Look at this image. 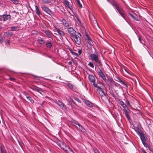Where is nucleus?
Returning <instances> with one entry per match:
<instances>
[{"label":"nucleus","mask_w":153,"mask_h":153,"mask_svg":"<svg viewBox=\"0 0 153 153\" xmlns=\"http://www.w3.org/2000/svg\"><path fill=\"white\" fill-rule=\"evenodd\" d=\"M105 83L109 88L116 87L120 88L121 87V85L115 82L112 78H108Z\"/></svg>","instance_id":"nucleus-1"},{"label":"nucleus","mask_w":153,"mask_h":153,"mask_svg":"<svg viewBox=\"0 0 153 153\" xmlns=\"http://www.w3.org/2000/svg\"><path fill=\"white\" fill-rule=\"evenodd\" d=\"M99 55L97 53L94 54L93 53L90 54V57L91 60L94 61L95 63L98 64V66L102 68V64L101 60L99 59Z\"/></svg>","instance_id":"nucleus-2"},{"label":"nucleus","mask_w":153,"mask_h":153,"mask_svg":"<svg viewBox=\"0 0 153 153\" xmlns=\"http://www.w3.org/2000/svg\"><path fill=\"white\" fill-rule=\"evenodd\" d=\"M59 146L63 149L65 153H75L64 142H61L58 144Z\"/></svg>","instance_id":"nucleus-3"},{"label":"nucleus","mask_w":153,"mask_h":153,"mask_svg":"<svg viewBox=\"0 0 153 153\" xmlns=\"http://www.w3.org/2000/svg\"><path fill=\"white\" fill-rule=\"evenodd\" d=\"M81 35L80 33H77V34L73 37L75 42L78 45H80L81 43Z\"/></svg>","instance_id":"nucleus-4"},{"label":"nucleus","mask_w":153,"mask_h":153,"mask_svg":"<svg viewBox=\"0 0 153 153\" xmlns=\"http://www.w3.org/2000/svg\"><path fill=\"white\" fill-rule=\"evenodd\" d=\"M140 137L144 146L146 148L149 147L148 143H145V142L147 140V138L146 135L143 134L142 136H140Z\"/></svg>","instance_id":"nucleus-5"},{"label":"nucleus","mask_w":153,"mask_h":153,"mask_svg":"<svg viewBox=\"0 0 153 153\" xmlns=\"http://www.w3.org/2000/svg\"><path fill=\"white\" fill-rule=\"evenodd\" d=\"M84 30H85V39L88 44L90 45L91 46L93 44V42H92V40L91 39L90 36L86 33L85 29H84Z\"/></svg>","instance_id":"nucleus-6"},{"label":"nucleus","mask_w":153,"mask_h":153,"mask_svg":"<svg viewBox=\"0 0 153 153\" xmlns=\"http://www.w3.org/2000/svg\"><path fill=\"white\" fill-rule=\"evenodd\" d=\"M42 10L47 13L48 14L51 16L53 15V14L52 11L49 9V8L46 6H42Z\"/></svg>","instance_id":"nucleus-7"},{"label":"nucleus","mask_w":153,"mask_h":153,"mask_svg":"<svg viewBox=\"0 0 153 153\" xmlns=\"http://www.w3.org/2000/svg\"><path fill=\"white\" fill-rule=\"evenodd\" d=\"M30 88L33 90H34L36 91H37L40 94H42L44 93V92L42 91V89L39 88L37 87V86L33 85L30 87Z\"/></svg>","instance_id":"nucleus-8"},{"label":"nucleus","mask_w":153,"mask_h":153,"mask_svg":"<svg viewBox=\"0 0 153 153\" xmlns=\"http://www.w3.org/2000/svg\"><path fill=\"white\" fill-rule=\"evenodd\" d=\"M123 111L125 112V115L128 120L130 119V118L129 114V113L130 110L127 107L125 108H124L123 109Z\"/></svg>","instance_id":"nucleus-9"},{"label":"nucleus","mask_w":153,"mask_h":153,"mask_svg":"<svg viewBox=\"0 0 153 153\" xmlns=\"http://www.w3.org/2000/svg\"><path fill=\"white\" fill-rule=\"evenodd\" d=\"M66 85L70 89L75 91H77V88L74 85L68 82L66 84Z\"/></svg>","instance_id":"nucleus-10"},{"label":"nucleus","mask_w":153,"mask_h":153,"mask_svg":"<svg viewBox=\"0 0 153 153\" xmlns=\"http://www.w3.org/2000/svg\"><path fill=\"white\" fill-rule=\"evenodd\" d=\"M55 102L61 108H62V109H66V106H65V104L62 101L59 100H56Z\"/></svg>","instance_id":"nucleus-11"},{"label":"nucleus","mask_w":153,"mask_h":153,"mask_svg":"<svg viewBox=\"0 0 153 153\" xmlns=\"http://www.w3.org/2000/svg\"><path fill=\"white\" fill-rule=\"evenodd\" d=\"M98 75L99 76L101 77L102 78V79L105 81V82H106V81H107V79L105 78V77L103 73L102 72L101 70H100L98 72Z\"/></svg>","instance_id":"nucleus-12"},{"label":"nucleus","mask_w":153,"mask_h":153,"mask_svg":"<svg viewBox=\"0 0 153 153\" xmlns=\"http://www.w3.org/2000/svg\"><path fill=\"white\" fill-rule=\"evenodd\" d=\"M68 32L71 35V36L73 37L76 34V31L74 29H68Z\"/></svg>","instance_id":"nucleus-13"},{"label":"nucleus","mask_w":153,"mask_h":153,"mask_svg":"<svg viewBox=\"0 0 153 153\" xmlns=\"http://www.w3.org/2000/svg\"><path fill=\"white\" fill-rule=\"evenodd\" d=\"M2 16L3 18V20L4 21L10 20L11 18V16L10 15H3Z\"/></svg>","instance_id":"nucleus-14"},{"label":"nucleus","mask_w":153,"mask_h":153,"mask_svg":"<svg viewBox=\"0 0 153 153\" xmlns=\"http://www.w3.org/2000/svg\"><path fill=\"white\" fill-rule=\"evenodd\" d=\"M88 79L90 82L93 83L95 82V79L94 76L92 74L89 75L88 76Z\"/></svg>","instance_id":"nucleus-15"},{"label":"nucleus","mask_w":153,"mask_h":153,"mask_svg":"<svg viewBox=\"0 0 153 153\" xmlns=\"http://www.w3.org/2000/svg\"><path fill=\"white\" fill-rule=\"evenodd\" d=\"M94 24H92L93 28H94V29H97L98 28L100 29V27L98 25V23L96 21V20H95V18L94 17Z\"/></svg>","instance_id":"nucleus-16"},{"label":"nucleus","mask_w":153,"mask_h":153,"mask_svg":"<svg viewBox=\"0 0 153 153\" xmlns=\"http://www.w3.org/2000/svg\"><path fill=\"white\" fill-rule=\"evenodd\" d=\"M101 97V98L102 100V101L103 102H105L107 100H108V98L105 95V94H104V95H102L100 96Z\"/></svg>","instance_id":"nucleus-17"},{"label":"nucleus","mask_w":153,"mask_h":153,"mask_svg":"<svg viewBox=\"0 0 153 153\" xmlns=\"http://www.w3.org/2000/svg\"><path fill=\"white\" fill-rule=\"evenodd\" d=\"M97 90L99 94L100 95V96L102 95H104V94H105L101 87H99L98 89H97Z\"/></svg>","instance_id":"nucleus-18"},{"label":"nucleus","mask_w":153,"mask_h":153,"mask_svg":"<svg viewBox=\"0 0 153 153\" xmlns=\"http://www.w3.org/2000/svg\"><path fill=\"white\" fill-rule=\"evenodd\" d=\"M84 102L87 105L90 107H92L93 106V104L87 100H85Z\"/></svg>","instance_id":"nucleus-19"},{"label":"nucleus","mask_w":153,"mask_h":153,"mask_svg":"<svg viewBox=\"0 0 153 153\" xmlns=\"http://www.w3.org/2000/svg\"><path fill=\"white\" fill-rule=\"evenodd\" d=\"M35 8L36 13L38 16H39L41 15L42 14V13L40 12L39 9V8L37 6H35Z\"/></svg>","instance_id":"nucleus-20"},{"label":"nucleus","mask_w":153,"mask_h":153,"mask_svg":"<svg viewBox=\"0 0 153 153\" xmlns=\"http://www.w3.org/2000/svg\"><path fill=\"white\" fill-rule=\"evenodd\" d=\"M56 30V32L58 33L61 36H64L65 33L64 32L60 29H55Z\"/></svg>","instance_id":"nucleus-21"},{"label":"nucleus","mask_w":153,"mask_h":153,"mask_svg":"<svg viewBox=\"0 0 153 153\" xmlns=\"http://www.w3.org/2000/svg\"><path fill=\"white\" fill-rule=\"evenodd\" d=\"M116 78L117 79H116L117 81L120 82L123 85H125L126 87H127V85L123 81L121 80L120 78L118 77H116Z\"/></svg>","instance_id":"nucleus-22"},{"label":"nucleus","mask_w":153,"mask_h":153,"mask_svg":"<svg viewBox=\"0 0 153 153\" xmlns=\"http://www.w3.org/2000/svg\"><path fill=\"white\" fill-rule=\"evenodd\" d=\"M114 6L115 7L116 9L118 11L119 13V12L121 11L122 10L120 8L119 5L117 3H114Z\"/></svg>","instance_id":"nucleus-23"},{"label":"nucleus","mask_w":153,"mask_h":153,"mask_svg":"<svg viewBox=\"0 0 153 153\" xmlns=\"http://www.w3.org/2000/svg\"><path fill=\"white\" fill-rule=\"evenodd\" d=\"M12 35V33L11 32H8L4 33V36L6 37H10Z\"/></svg>","instance_id":"nucleus-24"},{"label":"nucleus","mask_w":153,"mask_h":153,"mask_svg":"<svg viewBox=\"0 0 153 153\" xmlns=\"http://www.w3.org/2000/svg\"><path fill=\"white\" fill-rule=\"evenodd\" d=\"M62 24L65 26V27H68L69 26L68 23L67 22L66 20L64 19H62Z\"/></svg>","instance_id":"nucleus-25"},{"label":"nucleus","mask_w":153,"mask_h":153,"mask_svg":"<svg viewBox=\"0 0 153 153\" xmlns=\"http://www.w3.org/2000/svg\"><path fill=\"white\" fill-rule=\"evenodd\" d=\"M1 153H6V151L3 145H1L0 147Z\"/></svg>","instance_id":"nucleus-26"},{"label":"nucleus","mask_w":153,"mask_h":153,"mask_svg":"<svg viewBox=\"0 0 153 153\" xmlns=\"http://www.w3.org/2000/svg\"><path fill=\"white\" fill-rule=\"evenodd\" d=\"M128 14L131 16L134 20L138 21H139V19L137 17V16H134L131 13H129Z\"/></svg>","instance_id":"nucleus-27"},{"label":"nucleus","mask_w":153,"mask_h":153,"mask_svg":"<svg viewBox=\"0 0 153 153\" xmlns=\"http://www.w3.org/2000/svg\"><path fill=\"white\" fill-rule=\"evenodd\" d=\"M76 127L77 128H79L82 132H85L86 131L85 129L82 126H80V127H78L77 126H76Z\"/></svg>","instance_id":"nucleus-28"},{"label":"nucleus","mask_w":153,"mask_h":153,"mask_svg":"<svg viewBox=\"0 0 153 153\" xmlns=\"http://www.w3.org/2000/svg\"><path fill=\"white\" fill-rule=\"evenodd\" d=\"M45 33L49 38H51V35L50 33V32L49 30H45Z\"/></svg>","instance_id":"nucleus-29"},{"label":"nucleus","mask_w":153,"mask_h":153,"mask_svg":"<svg viewBox=\"0 0 153 153\" xmlns=\"http://www.w3.org/2000/svg\"><path fill=\"white\" fill-rule=\"evenodd\" d=\"M119 104L123 107V108L127 107L126 105L122 101L120 102Z\"/></svg>","instance_id":"nucleus-30"},{"label":"nucleus","mask_w":153,"mask_h":153,"mask_svg":"<svg viewBox=\"0 0 153 153\" xmlns=\"http://www.w3.org/2000/svg\"><path fill=\"white\" fill-rule=\"evenodd\" d=\"M69 51H70L71 53V54L76 56V57H78V55L76 53L73 52L71 50V48H69Z\"/></svg>","instance_id":"nucleus-31"},{"label":"nucleus","mask_w":153,"mask_h":153,"mask_svg":"<svg viewBox=\"0 0 153 153\" xmlns=\"http://www.w3.org/2000/svg\"><path fill=\"white\" fill-rule=\"evenodd\" d=\"M46 46L48 48H51L52 46V44L51 42L50 41L47 42L46 43Z\"/></svg>","instance_id":"nucleus-32"},{"label":"nucleus","mask_w":153,"mask_h":153,"mask_svg":"<svg viewBox=\"0 0 153 153\" xmlns=\"http://www.w3.org/2000/svg\"><path fill=\"white\" fill-rule=\"evenodd\" d=\"M64 1L65 4L66 5L69 9H71L72 7L69 5V2L67 1V0H65Z\"/></svg>","instance_id":"nucleus-33"},{"label":"nucleus","mask_w":153,"mask_h":153,"mask_svg":"<svg viewBox=\"0 0 153 153\" xmlns=\"http://www.w3.org/2000/svg\"><path fill=\"white\" fill-rule=\"evenodd\" d=\"M26 98L28 100L32 103L33 104L34 103V101L31 98L30 96H26Z\"/></svg>","instance_id":"nucleus-34"},{"label":"nucleus","mask_w":153,"mask_h":153,"mask_svg":"<svg viewBox=\"0 0 153 153\" xmlns=\"http://www.w3.org/2000/svg\"><path fill=\"white\" fill-rule=\"evenodd\" d=\"M69 102L72 106H74L76 105L74 102L72 100L70 99L69 100Z\"/></svg>","instance_id":"nucleus-35"},{"label":"nucleus","mask_w":153,"mask_h":153,"mask_svg":"<svg viewBox=\"0 0 153 153\" xmlns=\"http://www.w3.org/2000/svg\"><path fill=\"white\" fill-rule=\"evenodd\" d=\"M52 0H42L43 3L44 4H48L51 3Z\"/></svg>","instance_id":"nucleus-36"},{"label":"nucleus","mask_w":153,"mask_h":153,"mask_svg":"<svg viewBox=\"0 0 153 153\" xmlns=\"http://www.w3.org/2000/svg\"><path fill=\"white\" fill-rule=\"evenodd\" d=\"M136 132L137 134L139 135L140 137V136H142V135H143L144 133H143L142 132L139 131H136Z\"/></svg>","instance_id":"nucleus-37"},{"label":"nucleus","mask_w":153,"mask_h":153,"mask_svg":"<svg viewBox=\"0 0 153 153\" xmlns=\"http://www.w3.org/2000/svg\"><path fill=\"white\" fill-rule=\"evenodd\" d=\"M119 13L124 18H125V15L123 13V10H122L121 11L119 12Z\"/></svg>","instance_id":"nucleus-38"},{"label":"nucleus","mask_w":153,"mask_h":153,"mask_svg":"<svg viewBox=\"0 0 153 153\" xmlns=\"http://www.w3.org/2000/svg\"><path fill=\"white\" fill-rule=\"evenodd\" d=\"M38 41L39 42L40 44H44L43 40V39H42V38H40L38 40Z\"/></svg>","instance_id":"nucleus-39"},{"label":"nucleus","mask_w":153,"mask_h":153,"mask_svg":"<svg viewBox=\"0 0 153 153\" xmlns=\"http://www.w3.org/2000/svg\"><path fill=\"white\" fill-rule=\"evenodd\" d=\"M72 123H74V125L76 127V125H77L79 123L76 121L73 120L72 121Z\"/></svg>","instance_id":"nucleus-40"},{"label":"nucleus","mask_w":153,"mask_h":153,"mask_svg":"<svg viewBox=\"0 0 153 153\" xmlns=\"http://www.w3.org/2000/svg\"><path fill=\"white\" fill-rule=\"evenodd\" d=\"M78 4L79 5V7L80 8L82 7V5L80 3V2L79 1V0H76Z\"/></svg>","instance_id":"nucleus-41"},{"label":"nucleus","mask_w":153,"mask_h":153,"mask_svg":"<svg viewBox=\"0 0 153 153\" xmlns=\"http://www.w3.org/2000/svg\"><path fill=\"white\" fill-rule=\"evenodd\" d=\"M88 65L90 66V67L94 68V65L93 64V63L91 62H90L88 64Z\"/></svg>","instance_id":"nucleus-42"},{"label":"nucleus","mask_w":153,"mask_h":153,"mask_svg":"<svg viewBox=\"0 0 153 153\" xmlns=\"http://www.w3.org/2000/svg\"><path fill=\"white\" fill-rule=\"evenodd\" d=\"M93 85H94V86L95 87L97 88V89H98L99 87H100V86L98 85L97 84H95V82H94L93 83Z\"/></svg>","instance_id":"nucleus-43"},{"label":"nucleus","mask_w":153,"mask_h":153,"mask_svg":"<svg viewBox=\"0 0 153 153\" xmlns=\"http://www.w3.org/2000/svg\"><path fill=\"white\" fill-rule=\"evenodd\" d=\"M31 33L33 34L36 35L38 33V31L35 30H33L32 31Z\"/></svg>","instance_id":"nucleus-44"},{"label":"nucleus","mask_w":153,"mask_h":153,"mask_svg":"<svg viewBox=\"0 0 153 153\" xmlns=\"http://www.w3.org/2000/svg\"><path fill=\"white\" fill-rule=\"evenodd\" d=\"M74 99L79 103H81V101L79 99L76 97H74Z\"/></svg>","instance_id":"nucleus-45"},{"label":"nucleus","mask_w":153,"mask_h":153,"mask_svg":"<svg viewBox=\"0 0 153 153\" xmlns=\"http://www.w3.org/2000/svg\"><path fill=\"white\" fill-rule=\"evenodd\" d=\"M14 4H17L18 3V1L17 0H10Z\"/></svg>","instance_id":"nucleus-46"},{"label":"nucleus","mask_w":153,"mask_h":153,"mask_svg":"<svg viewBox=\"0 0 153 153\" xmlns=\"http://www.w3.org/2000/svg\"><path fill=\"white\" fill-rule=\"evenodd\" d=\"M0 42L2 43L3 42V38L0 35Z\"/></svg>","instance_id":"nucleus-47"},{"label":"nucleus","mask_w":153,"mask_h":153,"mask_svg":"<svg viewBox=\"0 0 153 153\" xmlns=\"http://www.w3.org/2000/svg\"><path fill=\"white\" fill-rule=\"evenodd\" d=\"M94 153H100L99 151L97 149H95L94 150Z\"/></svg>","instance_id":"nucleus-48"},{"label":"nucleus","mask_w":153,"mask_h":153,"mask_svg":"<svg viewBox=\"0 0 153 153\" xmlns=\"http://www.w3.org/2000/svg\"><path fill=\"white\" fill-rule=\"evenodd\" d=\"M20 27H18L17 26H14V27H11V29H16L18 28H19Z\"/></svg>","instance_id":"nucleus-49"},{"label":"nucleus","mask_w":153,"mask_h":153,"mask_svg":"<svg viewBox=\"0 0 153 153\" xmlns=\"http://www.w3.org/2000/svg\"><path fill=\"white\" fill-rule=\"evenodd\" d=\"M78 52L79 55H80L82 52V50H80V49L79 50H78Z\"/></svg>","instance_id":"nucleus-50"},{"label":"nucleus","mask_w":153,"mask_h":153,"mask_svg":"<svg viewBox=\"0 0 153 153\" xmlns=\"http://www.w3.org/2000/svg\"><path fill=\"white\" fill-rule=\"evenodd\" d=\"M10 79L11 81H14L15 80V79L14 78L11 77L10 78Z\"/></svg>","instance_id":"nucleus-51"},{"label":"nucleus","mask_w":153,"mask_h":153,"mask_svg":"<svg viewBox=\"0 0 153 153\" xmlns=\"http://www.w3.org/2000/svg\"><path fill=\"white\" fill-rule=\"evenodd\" d=\"M141 37L140 36H139V37H138V39H139V40L140 42H141Z\"/></svg>","instance_id":"nucleus-52"},{"label":"nucleus","mask_w":153,"mask_h":153,"mask_svg":"<svg viewBox=\"0 0 153 153\" xmlns=\"http://www.w3.org/2000/svg\"><path fill=\"white\" fill-rule=\"evenodd\" d=\"M35 78L36 79H38V80H39V79L40 77H38V76H35Z\"/></svg>","instance_id":"nucleus-53"},{"label":"nucleus","mask_w":153,"mask_h":153,"mask_svg":"<svg viewBox=\"0 0 153 153\" xmlns=\"http://www.w3.org/2000/svg\"><path fill=\"white\" fill-rule=\"evenodd\" d=\"M142 152H143V153H147L146 151H145L143 149H142Z\"/></svg>","instance_id":"nucleus-54"},{"label":"nucleus","mask_w":153,"mask_h":153,"mask_svg":"<svg viewBox=\"0 0 153 153\" xmlns=\"http://www.w3.org/2000/svg\"><path fill=\"white\" fill-rule=\"evenodd\" d=\"M68 64L69 65H71L72 64V62L71 61H70L68 62Z\"/></svg>","instance_id":"nucleus-55"},{"label":"nucleus","mask_w":153,"mask_h":153,"mask_svg":"<svg viewBox=\"0 0 153 153\" xmlns=\"http://www.w3.org/2000/svg\"><path fill=\"white\" fill-rule=\"evenodd\" d=\"M126 103L127 105H129L130 104V103H129V102L127 100V101H126Z\"/></svg>","instance_id":"nucleus-56"},{"label":"nucleus","mask_w":153,"mask_h":153,"mask_svg":"<svg viewBox=\"0 0 153 153\" xmlns=\"http://www.w3.org/2000/svg\"><path fill=\"white\" fill-rule=\"evenodd\" d=\"M77 126H78V127H80V126H82L79 123L78 124Z\"/></svg>","instance_id":"nucleus-57"},{"label":"nucleus","mask_w":153,"mask_h":153,"mask_svg":"<svg viewBox=\"0 0 153 153\" xmlns=\"http://www.w3.org/2000/svg\"><path fill=\"white\" fill-rule=\"evenodd\" d=\"M2 18V16L1 15H0V21L1 20V19Z\"/></svg>","instance_id":"nucleus-58"},{"label":"nucleus","mask_w":153,"mask_h":153,"mask_svg":"<svg viewBox=\"0 0 153 153\" xmlns=\"http://www.w3.org/2000/svg\"><path fill=\"white\" fill-rule=\"evenodd\" d=\"M76 17L77 18V20L78 21V22H79L80 23V22L79 20V19L76 17Z\"/></svg>","instance_id":"nucleus-59"},{"label":"nucleus","mask_w":153,"mask_h":153,"mask_svg":"<svg viewBox=\"0 0 153 153\" xmlns=\"http://www.w3.org/2000/svg\"><path fill=\"white\" fill-rule=\"evenodd\" d=\"M9 42H10V40H8V41H7V43H8V44H9V43H10Z\"/></svg>","instance_id":"nucleus-60"},{"label":"nucleus","mask_w":153,"mask_h":153,"mask_svg":"<svg viewBox=\"0 0 153 153\" xmlns=\"http://www.w3.org/2000/svg\"><path fill=\"white\" fill-rule=\"evenodd\" d=\"M68 29H73V28L72 27H69V28H68Z\"/></svg>","instance_id":"nucleus-61"},{"label":"nucleus","mask_w":153,"mask_h":153,"mask_svg":"<svg viewBox=\"0 0 153 153\" xmlns=\"http://www.w3.org/2000/svg\"><path fill=\"white\" fill-rule=\"evenodd\" d=\"M13 30H14V31H16V29H13ZM17 30H18V29H17Z\"/></svg>","instance_id":"nucleus-62"},{"label":"nucleus","mask_w":153,"mask_h":153,"mask_svg":"<svg viewBox=\"0 0 153 153\" xmlns=\"http://www.w3.org/2000/svg\"><path fill=\"white\" fill-rule=\"evenodd\" d=\"M55 33V34H56V35H57V33Z\"/></svg>","instance_id":"nucleus-63"},{"label":"nucleus","mask_w":153,"mask_h":153,"mask_svg":"<svg viewBox=\"0 0 153 153\" xmlns=\"http://www.w3.org/2000/svg\"><path fill=\"white\" fill-rule=\"evenodd\" d=\"M152 42H153V39L152 40Z\"/></svg>","instance_id":"nucleus-64"}]
</instances>
